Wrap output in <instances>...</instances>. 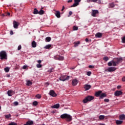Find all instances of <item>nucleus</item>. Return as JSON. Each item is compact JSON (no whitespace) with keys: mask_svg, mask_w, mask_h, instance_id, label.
Returning <instances> with one entry per match:
<instances>
[{"mask_svg":"<svg viewBox=\"0 0 125 125\" xmlns=\"http://www.w3.org/2000/svg\"><path fill=\"white\" fill-rule=\"evenodd\" d=\"M98 0H87V2H96Z\"/></svg>","mask_w":125,"mask_h":125,"instance_id":"30","label":"nucleus"},{"mask_svg":"<svg viewBox=\"0 0 125 125\" xmlns=\"http://www.w3.org/2000/svg\"><path fill=\"white\" fill-rule=\"evenodd\" d=\"M33 106H37V105H38V102H37V101L33 102Z\"/></svg>","mask_w":125,"mask_h":125,"instance_id":"37","label":"nucleus"},{"mask_svg":"<svg viewBox=\"0 0 125 125\" xmlns=\"http://www.w3.org/2000/svg\"><path fill=\"white\" fill-rule=\"evenodd\" d=\"M34 125V122L33 121H28L26 124H25L23 125Z\"/></svg>","mask_w":125,"mask_h":125,"instance_id":"16","label":"nucleus"},{"mask_svg":"<svg viewBox=\"0 0 125 125\" xmlns=\"http://www.w3.org/2000/svg\"><path fill=\"white\" fill-rule=\"evenodd\" d=\"M123 62V58H116L113 59V60L111 61L108 62V66H117L118 64L119 63H122Z\"/></svg>","mask_w":125,"mask_h":125,"instance_id":"1","label":"nucleus"},{"mask_svg":"<svg viewBox=\"0 0 125 125\" xmlns=\"http://www.w3.org/2000/svg\"><path fill=\"white\" fill-rule=\"evenodd\" d=\"M64 9H65V7L64 6H63L62 8V11H63V10H64Z\"/></svg>","mask_w":125,"mask_h":125,"instance_id":"56","label":"nucleus"},{"mask_svg":"<svg viewBox=\"0 0 125 125\" xmlns=\"http://www.w3.org/2000/svg\"><path fill=\"white\" fill-rule=\"evenodd\" d=\"M104 118H105V116L104 115H100L99 116L100 120H104Z\"/></svg>","mask_w":125,"mask_h":125,"instance_id":"33","label":"nucleus"},{"mask_svg":"<svg viewBox=\"0 0 125 125\" xmlns=\"http://www.w3.org/2000/svg\"><path fill=\"white\" fill-rule=\"evenodd\" d=\"M124 18H125V16H124Z\"/></svg>","mask_w":125,"mask_h":125,"instance_id":"64","label":"nucleus"},{"mask_svg":"<svg viewBox=\"0 0 125 125\" xmlns=\"http://www.w3.org/2000/svg\"><path fill=\"white\" fill-rule=\"evenodd\" d=\"M14 104L16 105V106H17V105H18L19 104H18V102H14Z\"/></svg>","mask_w":125,"mask_h":125,"instance_id":"49","label":"nucleus"},{"mask_svg":"<svg viewBox=\"0 0 125 125\" xmlns=\"http://www.w3.org/2000/svg\"><path fill=\"white\" fill-rule=\"evenodd\" d=\"M1 16H3V17L6 16V15H4V14H2L1 15Z\"/></svg>","mask_w":125,"mask_h":125,"instance_id":"58","label":"nucleus"},{"mask_svg":"<svg viewBox=\"0 0 125 125\" xmlns=\"http://www.w3.org/2000/svg\"><path fill=\"white\" fill-rule=\"evenodd\" d=\"M5 117L6 119H9V118H10V117H11V115H10V114L6 115H5Z\"/></svg>","mask_w":125,"mask_h":125,"instance_id":"39","label":"nucleus"},{"mask_svg":"<svg viewBox=\"0 0 125 125\" xmlns=\"http://www.w3.org/2000/svg\"><path fill=\"white\" fill-rule=\"evenodd\" d=\"M10 34H11V35H13V31H10Z\"/></svg>","mask_w":125,"mask_h":125,"instance_id":"57","label":"nucleus"},{"mask_svg":"<svg viewBox=\"0 0 125 125\" xmlns=\"http://www.w3.org/2000/svg\"><path fill=\"white\" fill-rule=\"evenodd\" d=\"M94 99V97L92 96H87L83 100V103H87V102H90L92 100Z\"/></svg>","mask_w":125,"mask_h":125,"instance_id":"3","label":"nucleus"},{"mask_svg":"<svg viewBox=\"0 0 125 125\" xmlns=\"http://www.w3.org/2000/svg\"><path fill=\"white\" fill-rule=\"evenodd\" d=\"M54 58L55 60H59V61H63L64 60V57L59 55L54 57Z\"/></svg>","mask_w":125,"mask_h":125,"instance_id":"7","label":"nucleus"},{"mask_svg":"<svg viewBox=\"0 0 125 125\" xmlns=\"http://www.w3.org/2000/svg\"><path fill=\"white\" fill-rule=\"evenodd\" d=\"M83 87L85 90H89V89H90V88H91V85L86 84L84 85Z\"/></svg>","mask_w":125,"mask_h":125,"instance_id":"12","label":"nucleus"},{"mask_svg":"<svg viewBox=\"0 0 125 125\" xmlns=\"http://www.w3.org/2000/svg\"><path fill=\"white\" fill-rule=\"evenodd\" d=\"M46 84H48H48H49V83H46Z\"/></svg>","mask_w":125,"mask_h":125,"instance_id":"61","label":"nucleus"},{"mask_svg":"<svg viewBox=\"0 0 125 125\" xmlns=\"http://www.w3.org/2000/svg\"><path fill=\"white\" fill-rule=\"evenodd\" d=\"M95 37L96 38H102V33H100V32H98L97 34H95Z\"/></svg>","mask_w":125,"mask_h":125,"instance_id":"18","label":"nucleus"},{"mask_svg":"<svg viewBox=\"0 0 125 125\" xmlns=\"http://www.w3.org/2000/svg\"><path fill=\"white\" fill-rule=\"evenodd\" d=\"M100 125H105L104 124H100Z\"/></svg>","mask_w":125,"mask_h":125,"instance_id":"59","label":"nucleus"},{"mask_svg":"<svg viewBox=\"0 0 125 125\" xmlns=\"http://www.w3.org/2000/svg\"><path fill=\"white\" fill-rule=\"evenodd\" d=\"M99 11L97 10H92L91 15L93 17H96V14H98Z\"/></svg>","mask_w":125,"mask_h":125,"instance_id":"9","label":"nucleus"},{"mask_svg":"<svg viewBox=\"0 0 125 125\" xmlns=\"http://www.w3.org/2000/svg\"><path fill=\"white\" fill-rule=\"evenodd\" d=\"M102 93V91H99L96 92L95 95L96 96H97V97H98V96H100V95H101Z\"/></svg>","mask_w":125,"mask_h":125,"instance_id":"23","label":"nucleus"},{"mask_svg":"<svg viewBox=\"0 0 125 125\" xmlns=\"http://www.w3.org/2000/svg\"><path fill=\"white\" fill-rule=\"evenodd\" d=\"M0 59L3 60V59H7V54L5 51H1L0 52Z\"/></svg>","mask_w":125,"mask_h":125,"instance_id":"4","label":"nucleus"},{"mask_svg":"<svg viewBox=\"0 0 125 125\" xmlns=\"http://www.w3.org/2000/svg\"><path fill=\"white\" fill-rule=\"evenodd\" d=\"M72 14H73V12H72V11H69V15H72Z\"/></svg>","mask_w":125,"mask_h":125,"instance_id":"53","label":"nucleus"},{"mask_svg":"<svg viewBox=\"0 0 125 125\" xmlns=\"http://www.w3.org/2000/svg\"><path fill=\"white\" fill-rule=\"evenodd\" d=\"M38 63H39V64H41V63H42V61L41 60L38 61Z\"/></svg>","mask_w":125,"mask_h":125,"instance_id":"54","label":"nucleus"},{"mask_svg":"<svg viewBox=\"0 0 125 125\" xmlns=\"http://www.w3.org/2000/svg\"><path fill=\"white\" fill-rule=\"evenodd\" d=\"M116 125H122L123 124V121L121 120H117L116 121Z\"/></svg>","mask_w":125,"mask_h":125,"instance_id":"25","label":"nucleus"},{"mask_svg":"<svg viewBox=\"0 0 125 125\" xmlns=\"http://www.w3.org/2000/svg\"><path fill=\"white\" fill-rule=\"evenodd\" d=\"M115 6V4L113 2L110 4V7L113 8Z\"/></svg>","mask_w":125,"mask_h":125,"instance_id":"38","label":"nucleus"},{"mask_svg":"<svg viewBox=\"0 0 125 125\" xmlns=\"http://www.w3.org/2000/svg\"><path fill=\"white\" fill-rule=\"evenodd\" d=\"M72 1H73V0H68L67 1V2L70 3V2H72Z\"/></svg>","mask_w":125,"mask_h":125,"instance_id":"55","label":"nucleus"},{"mask_svg":"<svg viewBox=\"0 0 125 125\" xmlns=\"http://www.w3.org/2000/svg\"><path fill=\"white\" fill-rule=\"evenodd\" d=\"M81 0H74V3L71 6V7H76V6H78Z\"/></svg>","mask_w":125,"mask_h":125,"instance_id":"8","label":"nucleus"},{"mask_svg":"<svg viewBox=\"0 0 125 125\" xmlns=\"http://www.w3.org/2000/svg\"><path fill=\"white\" fill-rule=\"evenodd\" d=\"M10 15V13H7L6 14V16H9Z\"/></svg>","mask_w":125,"mask_h":125,"instance_id":"52","label":"nucleus"},{"mask_svg":"<svg viewBox=\"0 0 125 125\" xmlns=\"http://www.w3.org/2000/svg\"><path fill=\"white\" fill-rule=\"evenodd\" d=\"M78 28V26H74L73 27V31H77Z\"/></svg>","mask_w":125,"mask_h":125,"instance_id":"36","label":"nucleus"},{"mask_svg":"<svg viewBox=\"0 0 125 125\" xmlns=\"http://www.w3.org/2000/svg\"><path fill=\"white\" fill-rule=\"evenodd\" d=\"M55 15L57 18H60L61 16L60 15V12L59 11H57L55 13Z\"/></svg>","mask_w":125,"mask_h":125,"instance_id":"19","label":"nucleus"},{"mask_svg":"<svg viewBox=\"0 0 125 125\" xmlns=\"http://www.w3.org/2000/svg\"><path fill=\"white\" fill-rule=\"evenodd\" d=\"M4 70L6 73H8V72H9V68L8 67L4 68Z\"/></svg>","mask_w":125,"mask_h":125,"instance_id":"35","label":"nucleus"},{"mask_svg":"<svg viewBox=\"0 0 125 125\" xmlns=\"http://www.w3.org/2000/svg\"><path fill=\"white\" fill-rule=\"evenodd\" d=\"M123 94V92L122 91L117 90L114 92L115 96L119 97L120 95H122Z\"/></svg>","mask_w":125,"mask_h":125,"instance_id":"10","label":"nucleus"},{"mask_svg":"<svg viewBox=\"0 0 125 125\" xmlns=\"http://www.w3.org/2000/svg\"><path fill=\"white\" fill-rule=\"evenodd\" d=\"M7 77L8 78H9V77H10V75H8Z\"/></svg>","mask_w":125,"mask_h":125,"instance_id":"62","label":"nucleus"},{"mask_svg":"<svg viewBox=\"0 0 125 125\" xmlns=\"http://www.w3.org/2000/svg\"><path fill=\"white\" fill-rule=\"evenodd\" d=\"M50 47H51V44H48L46 45L44 48H45V49H50Z\"/></svg>","mask_w":125,"mask_h":125,"instance_id":"27","label":"nucleus"},{"mask_svg":"<svg viewBox=\"0 0 125 125\" xmlns=\"http://www.w3.org/2000/svg\"><path fill=\"white\" fill-rule=\"evenodd\" d=\"M22 69H27V65H23L22 67Z\"/></svg>","mask_w":125,"mask_h":125,"instance_id":"48","label":"nucleus"},{"mask_svg":"<svg viewBox=\"0 0 125 125\" xmlns=\"http://www.w3.org/2000/svg\"><path fill=\"white\" fill-rule=\"evenodd\" d=\"M35 97L36 98H38V99H41V98H42V95L40 94H38L35 96Z\"/></svg>","mask_w":125,"mask_h":125,"instance_id":"31","label":"nucleus"},{"mask_svg":"<svg viewBox=\"0 0 125 125\" xmlns=\"http://www.w3.org/2000/svg\"><path fill=\"white\" fill-rule=\"evenodd\" d=\"M121 87H122V86H121V85H118L117 86V89H120V88H121Z\"/></svg>","mask_w":125,"mask_h":125,"instance_id":"50","label":"nucleus"},{"mask_svg":"<svg viewBox=\"0 0 125 125\" xmlns=\"http://www.w3.org/2000/svg\"><path fill=\"white\" fill-rule=\"evenodd\" d=\"M79 82H78V80L77 79H74L72 80V84L73 86H75L76 84H78Z\"/></svg>","mask_w":125,"mask_h":125,"instance_id":"15","label":"nucleus"},{"mask_svg":"<svg viewBox=\"0 0 125 125\" xmlns=\"http://www.w3.org/2000/svg\"><path fill=\"white\" fill-rule=\"evenodd\" d=\"M14 93V91L12 90H9L7 92L8 96H12Z\"/></svg>","mask_w":125,"mask_h":125,"instance_id":"14","label":"nucleus"},{"mask_svg":"<svg viewBox=\"0 0 125 125\" xmlns=\"http://www.w3.org/2000/svg\"><path fill=\"white\" fill-rule=\"evenodd\" d=\"M38 14H39V15H42L43 14H44V11L41 9L40 11L38 12Z\"/></svg>","mask_w":125,"mask_h":125,"instance_id":"24","label":"nucleus"},{"mask_svg":"<svg viewBox=\"0 0 125 125\" xmlns=\"http://www.w3.org/2000/svg\"><path fill=\"white\" fill-rule=\"evenodd\" d=\"M104 102H109V99H105L104 100Z\"/></svg>","mask_w":125,"mask_h":125,"instance_id":"47","label":"nucleus"},{"mask_svg":"<svg viewBox=\"0 0 125 125\" xmlns=\"http://www.w3.org/2000/svg\"><path fill=\"white\" fill-rule=\"evenodd\" d=\"M122 42L124 43H125V36L123 38V39L122 40Z\"/></svg>","mask_w":125,"mask_h":125,"instance_id":"42","label":"nucleus"},{"mask_svg":"<svg viewBox=\"0 0 125 125\" xmlns=\"http://www.w3.org/2000/svg\"><path fill=\"white\" fill-rule=\"evenodd\" d=\"M116 70H117V68L116 67H108L107 69H105V71L110 72V73H112V72H115Z\"/></svg>","mask_w":125,"mask_h":125,"instance_id":"6","label":"nucleus"},{"mask_svg":"<svg viewBox=\"0 0 125 125\" xmlns=\"http://www.w3.org/2000/svg\"><path fill=\"white\" fill-rule=\"evenodd\" d=\"M32 47H37V42H36V41H33L32 42Z\"/></svg>","mask_w":125,"mask_h":125,"instance_id":"22","label":"nucleus"},{"mask_svg":"<svg viewBox=\"0 0 125 125\" xmlns=\"http://www.w3.org/2000/svg\"><path fill=\"white\" fill-rule=\"evenodd\" d=\"M85 41L86 42H89L88 39H87V38H86Z\"/></svg>","mask_w":125,"mask_h":125,"instance_id":"51","label":"nucleus"},{"mask_svg":"<svg viewBox=\"0 0 125 125\" xmlns=\"http://www.w3.org/2000/svg\"><path fill=\"white\" fill-rule=\"evenodd\" d=\"M13 25H14V28L15 29H18V26H19V24L16 21H13Z\"/></svg>","mask_w":125,"mask_h":125,"instance_id":"13","label":"nucleus"},{"mask_svg":"<svg viewBox=\"0 0 125 125\" xmlns=\"http://www.w3.org/2000/svg\"><path fill=\"white\" fill-rule=\"evenodd\" d=\"M70 79V76L67 75L62 76L60 78V81H62V82H65V81H68Z\"/></svg>","mask_w":125,"mask_h":125,"instance_id":"5","label":"nucleus"},{"mask_svg":"<svg viewBox=\"0 0 125 125\" xmlns=\"http://www.w3.org/2000/svg\"><path fill=\"white\" fill-rule=\"evenodd\" d=\"M122 82H125V76L123 77L122 79Z\"/></svg>","mask_w":125,"mask_h":125,"instance_id":"46","label":"nucleus"},{"mask_svg":"<svg viewBox=\"0 0 125 125\" xmlns=\"http://www.w3.org/2000/svg\"><path fill=\"white\" fill-rule=\"evenodd\" d=\"M49 95L51 96H52V97H55L57 96V94H56V93H55V92L53 90H51L49 92Z\"/></svg>","mask_w":125,"mask_h":125,"instance_id":"11","label":"nucleus"},{"mask_svg":"<svg viewBox=\"0 0 125 125\" xmlns=\"http://www.w3.org/2000/svg\"><path fill=\"white\" fill-rule=\"evenodd\" d=\"M32 84H33V83H32V82H31L30 81H28L27 82L26 85L30 86V85H32Z\"/></svg>","mask_w":125,"mask_h":125,"instance_id":"28","label":"nucleus"},{"mask_svg":"<svg viewBox=\"0 0 125 125\" xmlns=\"http://www.w3.org/2000/svg\"><path fill=\"white\" fill-rule=\"evenodd\" d=\"M74 69H75V68H72V70H74Z\"/></svg>","mask_w":125,"mask_h":125,"instance_id":"63","label":"nucleus"},{"mask_svg":"<svg viewBox=\"0 0 125 125\" xmlns=\"http://www.w3.org/2000/svg\"><path fill=\"white\" fill-rule=\"evenodd\" d=\"M87 76H90V75H91V72H90V71H88L87 72Z\"/></svg>","mask_w":125,"mask_h":125,"instance_id":"43","label":"nucleus"},{"mask_svg":"<svg viewBox=\"0 0 125 125\" xmlns=\"http://www.w3.org/2000/svg\"><path fill=\"white\" fill-rule=\"evenodd\" d=\"M89 68L90 69H93V68H94V66H93V65H89Z\"/></svg>","mask_w":125,"mask_h":125,"instance_id":"44","label":"nucleus"},{"mask_svg":"<svg viewBox=\"0 0 125 125\" xmlns=\"http://www.w3.org/2000/svg\"><path fill=\"white\" fill-rule=\"evenodd\" d=\"M9 125H17V124L14 122H11V123L9 124Z\"/></svg>","mask_w":125,"mask_h":125,"instance_id":"41","label":"nucleus"},{"mask_svg":"<svg viewBox=\"0 0 125 125\" xmlns=\"http://www.w3.org/2000/svg\"><path fill=\"white\" fill-rule=\"evenodd\" d=\"M21 48V45H19L18 47V50H20Z\"/></svg>","mask_w":125,"mask_h":125,"instance_id":"45","label":"nucleus"},{"mask_svg":"<svg viewBox=\"0 0 125 125\" xmlns=\"http://www.w3.org/2000/svg\"><path fill=\"white\" fill-rule=\"evenodd\" d=\"M119 118V120H125V114L120 115Z\"/></svg>","mask_w":125,"mask_h":125,"instance_id":"21","label":"nucleus"},{"mask_svg":"<svg viewBox=\"0 0 125 125\" xmlns=\"http://www.w3.org/2000/svg\"><path fill=\"white\" fill-rule=\"evenodd\" d=\"M33 13L34 14H39V11L38 10V9H37V8H35L34 9Z\"/></svg>","mask_w":125,"mask_h":125,"instance_id":"29","label":"nucleus"},{"mask_svg":"<svg viewBox=\"0 0 125 125\" xmlns=\"http://www.w3.org/2000/svg\"><path fill=\"white\" fill-rule=\"evenodd\" d=\"M46 42H49L50 41H51V38L50 37H46L45 39Z\"/></svg>","mask_w":125,"mask_h":125,"instance_id":"32","label":"nucleus"},{"mask_svg":"<svg viewBox=\"0 0 125 125\" xmlns=\"http://www.w3.org/2000/svg\"><path fill=\"white\" fill-rule=\"evenodd\" d=\"M107 96V95H106L105 93H102V94H101V95L100 96V98L101 99H103V98H104V97H106Z\"/></svg>","mask_w":125,"mask_h":125,"instance_id":"20","label":"nucleus"},{"mask_svg":"<svg viewBox=\"0 0 125 125\" xmlns=\"http://www.w3.org/2000/svg\"><path fill=\"white\" fill-rule=\"evenodd\" d=\"M59 107H60V104H57L52 106V108H53L54 109H58Z\"/></svg>","mask_w":125,"mask_h":125,"instance_id":"17","label":"nucleus"},{"mask_svg":"<svg viewBox=\"0 0 125 125\" xmlns=\"http://www.w3.org/2000/svg\"><path fill=\"white\" fill-rule=\"evenodd\" d=\"M99 3H101V1L99 0Z\"/></svg>","mask_w":125,"mask_h":125,"instance_id":"60","label":"nucleus"},{"mask_svg":"<svg viewBox=\"0 0 125 125\" xmlns=\"http://www.w3.org/2000/svg\"><path fill=\"white\" fill-rule=\"evenodd\" d=\"M61 119H66V122H71L72 120V117L71 115L64 113L61 115Z\"/></svg>","mask_w":125,"mask_h":125,"instance_id":"2","label":"nucleus"},{"mask_svg":"<svg viewBox=\"0 0 125 125\" xmlns=\"http://www.w3.org/2000/svg\"><path fill=\"white\" fill-rule=\"evenodd\" d=\"M81 43V42L80 41H78L77 42H74V47H77V46H78L79 44Z\"/></svg>","mask_w":125,"mask_h":125,"instance_id":"26","label":"nucleus"},{"mask_svg":"<svg viewBox=\"0 0 125 125\" xmlns=\"http://www.w3.org/2000/svg\"><path fill=\"white\" fill-rule=\"evenodd\" d=\"M103 60H104V61H108V60H109V58L108 57H104L103 58Z\"/></svg>","mask_w":125,"mask_h":125,"instance_id":"34","label":"nucleus"},{"mask_svg":"<svg viewBox=\"0 0 125 125\" xmlns=\"http://www.w3.org/2000/svg\"><path fill=\"white\" fill-rule=\"evenodd\" d=\"M37 68H42V64H37Z\"/></svg>","mask_w":125,"mask_h":125,"instance_id":"40","label":"nucleus"}]
</instances>
